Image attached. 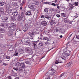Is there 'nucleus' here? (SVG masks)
Instances as JSON below:
<instances>
[{
	"label": "nucleus",
	"instance_id": "33",
	"mask_svg": "<svg viewBox=\"0 0 79 79\" xmlns=\"http://www.w3.org/2000/svg\"><path fill=\"white\" fill-rule=\"evenodd\" d=\"M69 66L68 65V64H67L66 66L65 67V68L66 69H68V68H69Z\"/></svg>",
	"mask_w": 79,
	"mask_h": 79
},
{
	"label": "nucleus",
	"instance_id": "25",
	"mask_svg": "<svg viewBox=\"0 0 79 79\" xmlns=\"http://www.w3.org/2000/svg\"><path fill=\"white\" fill-rule=\"evenodd\" d=\"M25 63H26L27 64H31V63H30V62L29 61H25Z\"/></svg>",
	"mask_w": 79,
	"mask_h": 79
},
{
	"label": "nucleus",
	"instance_id": "3",
	"mask_svg": "<svg viewBox=\"0 0 79 79\" xmlns=\"http://www.w3.org/2000/svg\"><path fill=\"white\" fill-rule=\"evenodd\" d=\"M28 25H26L23 28V30L24 32H26L28 29Z\"/></svg>",
	"mask_w": 79,
	"mask_h": 79
},
{
	"label": "nucleus",
	"instance_id": "28",
	"mask_svg": "<svg viewBox=\"0 0 79 79\" xmlns=\"http://www.w3.org/2000/svg\"><path fill=\"white\" fill-rule=\"evenodd\" d=\"M45 17L47 19H49V18H50V17L48 16V15H45Z\"/></svg>",
	"mask_w": 79,
	"mask_h": 79
},
{
	"label": "nucleus",
	"instance_id": "59",
	"mask_svg": "<svg viewBox=\"0 0 79 79\" xmlns=\"http://www.w3.org/2000/svg\"><path fill=\"white\" fill-rule=\"evenodd\" d=\"M20 10H22V7H20Z\"/></svg>",
	"mask_w": 79,
	"mask_h": 79
},
{
	"label": "nucleus",
	"instance_id": "32",
	"mask_svg": "<svg viewBox=\"0 0 79 79\" xmlns=\"http://www.w3.org/2000/svg\"><path fill=\"white\" fill-rule=\"evenodd\" d=\"M69 23L70 24H72V23H73V21H68Z\"/></svg>",
	"mask_w": 79,
	"mask_h": 79
},
{
	"label": "nucleus",
	"instance_id": "7",
	"mask_svg": "<svg viewBox=\"0 0 79 79\" xmlns=\"http://www.w3.org/2000/svg\"><path fill=\"white\" fill-rule=\"evenodd\" d=\"M41 24L44 26H46V25L47 24V22L45 21H42L41 23Z\"/></svg>",
	"mask_w": 79,
	"mask_h": 79
},
{
	"label": "nucleus",
	"instance_id": "57",
	"mask_svg": "<svg viewBox=\"0 0 79 79\" xmlns=\"http://www.w3.org/2000/svg\"><path fill=\"white\" fill-rule=\"evenodd\" d=\"M23 71V69H20V71Z\"/></svg>",
	"mask_w": 79,
	"mask_h": 79
},
{
	"label": "nucleus",
	"instance_id": "45",
	"mask_svg": "<svg viewBox=\"0 0 79 79\" xmlns=\"http://www.w3.org/2000/svg\"><path fill=\"white\" fill-rule=\"evenodd\" d=\"M30 6H31V8H34V6L33 5H30Z\"/></svg>",
	"mask_w": 79,
	"mask_h": 79
},
{
	"label": "nucleus",
	"instance_id": "30",
	"mask_svg": "<svg viewBox=\"0 0 79 79\" xmlns=\"http://www.w3.org/2000/svg\"><path fill=\"white\" fill-rule=\"evenodd\" d=\"M51 5H52L53 6H56V4L55 3H52L51 4Z\"/></svg>",
	"mask_w": 79,
	"mask_h": 79
},
{
	"label": "nucleus",
	"instance_id": "40",
	"mask_svg": "<svg viewBox=\"0 0 79 79\" xmlns=\"http://www.w3.org/2000/svg\"><path fill=\"white\" fill-rule=\"evenodd\" d=\"M23 60H24V59L23 58H21L20 59L19 61H23Z\"/></svg>",
	"mask_w": 79,
	"mask_h": 79
},
{
	"label": "nucleus",
	"instance_id": "64",
	"mask_svg": "<svg viewBox=\"0 0 79 79\" xmlns=\"http://www.w3.org/2000/svg\"><path fill=\"white\" fill-rule=\"evenodd\" d=\"M44 58V57H42V58H41V59H42V58Z\"/></svg>",
	"mask_w": 79,
	"mask_h": 79
},
{
	"label": "nucleus",
	"instance_id": "44",
	"mask_svg": "<svg viewBox=\"0 0 79 79\" xmlns=\"http://www.w3.org/2000/svg\"><path fill=\"white\" fill-rule=\"evenodd\" d=\"M35 34V32H34V31H33V32L31 33V35H34Z\"/></svg>",
	"mask_w": 79,
	"mask_h": 79
},
{
	"label": "nucleus",
	"instance_id": "50",
	"mask_svg": "<svg viewBox=\"0 0 79 79\" xmlns=\"http://www.w3.org/2000/svg\"><path fill=\"white\" fill-rule=\"evenodd\" d=\"M44 18V17L43 15H42L41 17V18Z\"/></svg>",
	"mask_w": 79,
	"mask_h": 79
},
{
	"label": "nucleus",
	"instance_id": "14",
	"mask_svg": "<svg viewBox=\"0 0 79 79\" xmlns=\"http://www.w3.org/2000/svg\"><path fill=\"white\" fill-rule=\"evenodd\" d=\"M31 12L30 11H28L26 13V15H27V16H30L31 15Z\"/></svg>",
	"mask_w": 79,
	"mask_h": 79
},
{
	"label": "nucleus",
	"instance_id": "10",
	"mask_svg": "<svg viewBox=\"0 0 79 79\" xmlns=\"http://www.w3.org/2000/svg\"><path fill=\"white\" fill-rule=\"evenodd\" d=\"M11 11H12L11 9H10V8H8L7 10L6 11H7V13L9 14L11 13Z\"/></svg>",
	"mask_w": 79,
	"mask_h": 79
},
{
	"label": "nucleus",
	"instance_id": "34",
	"mask_svg": "<svg viewBox=\"0 0 79 79\" xmlns=\"http://www.w3.org/2000/svg\"><path fill=\"white\" fill-rule=\"evenodd\" d=\"M13 69H14V70H15V71H18V68H16L15 67L13 68Z\"/></svg>",
	"mask_w": 79,
	"mask_h": 79
},
{
	"label": "nucleus",
	"instance_id": "9",
	"mask_svg": "<svg viewBox=\"0 0 79 79\" xmlns=\"http://www.w3.org/2000/svg\"><path fill=\"white\" fill-rule=\"evenodd\" d=\"M69 8L70 10H72L73 9V8H74V6H73V5L69 3Z\"/></svg>",
	"mask_w": 79,
	"mask_h": 79
},
{
	"label": "nucleus",
	"instance_id": "48",
	"mask_svg": "<svg viewBox=\"0 0 79 79\" xmlns=\"http://www.w3.org/2000/svg\"><path fill=\"white\" fill-rule=\"evenodd\" d=\"M11 25H12V26H15V24H14V23H11Z\"/></svg>",
	"mask_w": 79,
	"mask_h": 79
},
{
	"label": "nucleus",
	"instance_id": "56",
	"mask_svg": "<svg viewBox=\"0 0 79 79\" xmlns=\"http://www.w3.org/2000/svg\"><path fill=\"white\" fill-rule=\"evenodd\" d=\"M15 79H19V78L18 77H17L15 78Z\"/></svg>",
	"mask_w": 79,
	"mask_h": 79
},
{
	"label": "nucleus",
	"instance_id": "17",
	"mask_svg": "<svg viewBox=\"0 0 79 79\" xmlns=\"http://www.w3.org/2000/svg\"><path fill=\"white\" fill-rule=\"evenodd\" d=\"M12 5L14 6H17V3L15 2H12Z\"/></svg>",
	"mask_w": 79,
	"mask_h": 79
},
{
	"label": "nucleus",
	"instance_id": "58",
	"mask_svg": "<svg viewBox=\"0 0 79 79\" xmlns=\"http://www.w3.org/2000/svg\"><path fill=\"white\" fill-rule=\"evenodd\" d=\"M10 2H13V1H14L15 0H10Z\"/></svg>",
	"mask_w": 79,
	"mask_h": 79
},
{
	"label": "nucleus",
	"instance_id": "18",
	"mask_svg": "<svg viewBox=\"0 0 79 79\" xmlns=\"http://www.w3.org/2000/svg\"><path fill=\"white\" fill-rule=\"evenodd\" d=\"M55 72H54L53 71H51V73H50V75H52V76H53V75H55Z\"/></svg>",
	"mask_w": 79,
	"mask_h": 79
},
{
	"label": "nucleus",
	"instance_id": "43",
	"mask_svg": "<svg viewBox=\"0 0 79 79\" xmlns=\"http://www.w3.org/2000/svg\"><path fill=\"white\" fill-rule=\"evenodd\" d=\"M61 58L62 60H64L65 59V57H64V56L63 57H61Z\"/></svg>",
	"mask_w": 79,
	"mask_h": 79
},
{
	"label": "nucleus",
	"instance_id": "13",
	"mask_svg": "<svg viewBox=\"0 0 79 79\" xmlns=\"http://www.w3.org/2000/svg\"><path fill=\"white\" fill-rule=\"evenodd\" d=\"M18 12H14L12 13V15L15 16H16L18 15Z\"/></svg>",
	"mask_w": 79,
	"mask_h": 79
},
{
	"label": "nucleus",
	"instance_id": "49",
	"mask_svg": "<svg viewBox=\"0 0 79 79\" xmlns=\"http://www.w3.org/2000/svg\"><path fill=\"white\" fill-rule=\"evenodd\" d=\"M55 2H54L55 3H57V2H58V0H55Z\"/></svg>",
	"mask_w": 79,
	"mask_h": 79
},
{
	"label": "nucleus",
	"instance_id": "54",
	"mask_svg": "<svg viewBox=\"0 0 79 79\" xmlns=\"http://www.w3.org/2000/svg\"><path fill=\"white\" fill-rule=\"evenodd\" d=\"M60 38H62V37H63V35H60Z\"/></svg>",
	"mask_w": 79,
	"mask_h": 79
},
{
	"label": "nucleus",
	"instance_id": "16",
	"mask_svg": "<svg viewBox=\"0 0 79 79\" xmlns=\"http://www.w3.org/2000/svg\"><path fill=\"white\" fill-rule=\"evenodd\" d=\"M19 64L20 65L21 67L22 68H24V67L25 66V65H24V63L21 64Z\"/></svg>",
	"mask_w": 79,
	"mask_h": 79
},
{
	"label": "nucleus",
	"instance_id": "62",
	"mask_svg": "<svg viewBox=\"0 0 79 79\" xmlns=\"http://www.w3.org/2000/svg\"><path fill=\"white\" fill-rule=\"evenodd\" d=\"M31 39L32 40L33 39V38H31Z\"/></svg>",
	"mask_w": 79,
	"mask_h": 79
},
{
	"label": "nucleus",
	"instance_id": "1",
	"mask_svg": "<svg viewBox=\"0 0 79 79\" xmlns=\"http://www.w3.org/2000/svg\"><path fill=\"white\" fill-rule=\"evenodd\" d=\"M23 42V45H30L31 42V41L30 40H27L26 41Z\"/></svg>",
	"mask_w": 79,
	"mask_h": 79
},
{
	"label": "nucleus",
	"instance_id": "55",
	"mask_svg": "<svg viewBox=\"0 0 79 79\" xmlns=\"http://www.w3.org/2000/svg\"><path fill=\"white\" fill-rule=\"evenodd\" d=\"M37 4H36V5H39V2H37Z\"/></svg>",
	"mask_w": 79,
	"mask_h": 79
},
{
	"label": "nucleus",
	"instance_id": "41",
	"mask_svg": "<svg viewBox=\"0 0 79 79\" xmlns=\"http://www.w3.org/2000/svg\"><path fill=\"white\" fill-rule=\"evenodd\" d=\"M6 59H8V60H9V59H10V57L8 56H7L6 57Z\"/></svg>",
	"mask_w": 79,
	"mask_h": 79
},
{
	"label": "nucleus",
	"instance_id": "39",
	"mask_svg": "<svg viewBox=\"0 0 79 79\" xmlns=\"http://www.w3.org/2000/svg\"><path fill=\"white\" fill-rule=\"evenodd\" d=\"M37 31V30L36 29H33V32H35V33H36V31Z\"/></svg>",
	"mask_w": 79,
	"mask_h": 79
},
{
	"label": "nucleus",
	"instance_id": "22",
	"mask_svg": "<svg viewBox=\"0 0 79 79\" xmlns=\"http://www.w3.org/2000/svg\"><path fill=\"white\" fill-rule=\"evenodd\" d=\"M44 11L46 13H48V8H45L44 9Z\"/></svg>",
	"mask_w": 79,
	"mask_h": 79
},
{
	"label": "nucleus",
	"instance_id": "26",
	"mask_svg": "<svg viewBox=\"0 0 79 79\" xmlns=\"http://www.w3.org/2000/svg\"><path fill=\"white\" fill-rule=\"evenodd\" d=\"M3 29H2V28H1L0 29V33H3Z\"/></svg>",
	"mask_w": 79,
	"mask_h": 79
},
{
	"label": "nucleus",
	"instance_id": "20",
	"mask_svg": "<svg viewBox=\"0 0 79 79\" xmlns=\"http://www.w3.org/2000/svg\"><path fill=\"white\" fill-rule=\"evenodd\" d=\"M7 19H8V17H3V20H5V21H6Z\"/></svg>",
	"mask_w": 79,
	"mask_h": 79
},
{
	"label": "nucleus",
	"instance_id": "24",
	"mask_svg": "<svg viewBox=\"0 0 79 79\" xmlns=\"http://www.w3.org/2000/svg\"><path fill=\"white\" fill-rule=\"evenodd\" d=\"M74 5L75 6H77L79 5V2H74Z\"/></svg>",
	"mask_w": 79,
	"mask_h": 79
},
{
	"label": "nucleus",
	"instance_id": "15",
	"mask_svg": "<svg viewBox=\"0 0 79 79\" xmlns=\"http://www.w3.org/2000/svg\"><path fill=\"white\" fill-rule=\"evenodd\" d=\"M61 16H62V17H66V13H61Z\"/></svg>",
	"mask_w": 79,
	"mask_h": 79
},
{
	"label": "nucleus",
	"instance_id": "61",
	"mask_svg": "<svg viewBox=\"0 0 79 79\" xmlns=\"http://www.w3.org/2000/svg\"><path fill=\"white\" fill-rule=\"evenodd\" d=\"M66 1H67V2H69V0H66Z\"/></svg>",
	"mask_w": 79,
	"mask_h": 79
},
{
	"label": "nucleus",
	"instance_id": "42",
	"mask_svg": "<svg viewBox=\"0 0 79 79\" xmlns=\"http://www.w3.org/2000/svg\"><path fill=\"white\" fill-rule=\"evenodd\" d=\"M3 65H4V66H7L8 64H6L5 63H3Z\"/></svg>",
	"mask_w": 79,
	"mask_h": 79
},
{
	"label": "nucleus",
	"instance_id": "60",
	"mask_svg": "<svg viewBox=\"0 0 79 79\" xmlns=\"http://www.w3.org/2000/svg\"><path fill=\"white\" fill-rule=\"evenodd\" d=\"M69 42L67 43V45H68V44H69Z\"/></svg>",
	"mask_w": 79,
	"mask_h": 79
},
{
	"label": "nucleus",
	"instance_id": "51",
	"mask_svg": "<svg viewBox=\"0 0 79 79\" xmlns=\"http://www.w3.org/2000/svg\"><path fill=\"white\" fill-rule=\"evenodd\" d=\"M2 10H1V12H3V11H4V10L3 9H2Z\"/></svg>",
	"mask_w": 79,
	"mask_h": 79
},
{
	"label": "nucleus",
	"instance_id": "23",
	"mask_svg": "<svg viewBox=\"0 0 79 79\" xmlns=\"http://www.w3.org/2000/svg\"><path fill=\"white\" fill-rule=\"evenodd\" d=\"M46 79H50V76L49 75H47L46 76Z\"/></svg>",
	"mask_w": 79,
	"mask_h": 79
},
{
	"label": "nucleus",
	"instance_id": "46",
	"mask_svg": "<svg viewBox=\"0 0 79 79\" xmlns=\"http://www.w3.org/2000/svg\"><path fill=\"white\" fill-rule=\"evenodd\" d=\"M56 6H57V8L58 9H59V8H60V6L58 5V4H56Z\"/></svg>",
	"mask_w": 79,
	"mask_h": 79
},
{
	"label": "nucleus",
	"instance_id": "35",
	"mask_svg": "<svg viewBox=\"0 0 79 79\" xmlns=\"http://www.w3.org/2000/svg\"><path fill=\"white\" fill-rule=\"evenodd\" d=\"M64 73H63L62 74H60V77H62V76H64Z\"/></svg>",
	"mask_w": 79,
	"mask_h": 79
},
{
	"label": "nucleus",
	"instance_id": "38",
	"mask_svg": "<svg viewBox=\"0 0 79 79\" xmlns=\"http://www.w3.org/2000/svg\"><path fill=\"white\" fill-rule=\"evenodd\" d=\"M46 45H48V44H49V42H48V41L46 42L45 43Z\"/></svg>",
	"mask_w": 79,
	"mask_h": 79
},
{
	"label": "nucleus",
	"instance_id": "31",
	"mask_svg": "<svg viewBox=\"0 0 79 79\" xmlns=\"http://www.w3.org/2000/svg\"><path fill=\"white\" fill-rule=\"evenodd\" d=\"M64 23H67V19L66 18H64Z\"/></svg>",
	"mask_w": 79,
	"mask_h": 79
},
{
	"label": "nucleus",
	"instance_id": "21",
	"mask_svg": "<svg viewBox=\"0 0 79 79\" xmlns=\"http://www.w3.org/2000/svg\"><path fill=\"white\" fill-rule=\"evenodd\" d=\"M13 29H14L13 27H9V30H13Z\"/></svg>",
	"mask_w": 79,
	"mask_h": 79
},
{
	"label": "nucleus",
	"instance_id": "11",
	"mask_svg": "<svg viewBox=\"0 0 79 79\" xmlns=\"http://www.w3.org/2000/svg\"><path fill=\"white\" fill-rule=\"evenodd\" d=\"M18 48H17L16 50H15V52L16 53L15 54H14V56H17L18 55Z\"/></svg>",
	"mask_w": 79,
	"mask_h": 79
},
{
	"label": "nucleus",
	"instance_id": "27",
	"mask_svg": "<svg viewBox=\"0 0 79 79\" xmlns=\"http://www.w3.org/2000/svg\"><path fill=\"white\" fill-rule=\"evenodd\" d=\"M37 42L34 41L33 43V45H34V47H35V45H36V44H37Z\"/></svg>",
	"mask_w": 79,
	"mask_h": 79
},
{
	"label": "nucleus",
	"instance_id": "53",
	"mask_svg": "<svg viewBox=\"0 0 79 79\" xmlns=\"http://www.w3.org/2000/svg\"><path fill=\"white\" fill-rule=\"evenodd\" d=\"M30 11H33V9H32V8H30Z\"/></svg>",
	"mask_w": 79,
	"mask_h": 79
},
{
	"label": "nucleus",
	"instance_id": "2",
	"mask_svg": "<svg viewBox=\"0 0 79 79\" xmlns=\"http://www.w3.org/2000/svg\"><path fill=\"white\" fill-rule=\"evenodd\" d=\"M25 50L28 53H32V49L29 48H25Z\"/></svg>",
	"mask_w": 79,
	"mask_h": 79
},
{
	"label": "nucleus",
	"instance_id": "29",
	"mask_svg": "<svg viewBox=\"0 0 79 79\" xmlns=\"http://www.w3.org/2000/svg\"><path fill=\"white\" fill-rule=\"evenodd\" d=\"M72 64V62H70L68 63L67 64L68 66H69L70 65H71V64Z\"/></svg>",
	"mask_w": 79,
	"mask_h": 79
},
{
	"label": "nucleus",
	"instance_id": "4",
	"mask_svg": "<svg viewBox=\"0 0 79 79\" xmlns=\"http://www.w3.org/2000/svg\"><path fill=\"white\" fill-rule=\"evenodd\" d=\"M38 46L39 48H41L44 46V43L42 42L41 43H40L39 44H38Z\"/></svg>",
	"mask_w": 79,
	"mask_h": 79
},
{
	"label": "nucleus",
	"instance_id": "19",
	"mask_svg": "<svg viewBox=\"0 0 79 79\" xmlns=\"http://www.w3.org/2000/svg\"><path fill=\"white\" fill-rule=\"evenodd\" d=\"M5 2H1L0 3V6H3Z\"/></svg>",
	"mask_w": 79,
	"mask_h": 79
},
{
	"label": "nucleus",
	"instance_id": "47",
	"mask_svg": "<svg viewBox=\"0 0 79 79\" xmlns=\"http://www.w3.org/2000/svg\"><path fill=\"white\" fill-rule=\"evenodd\" d=\"M76 38H77V39H79V35H77L76 36Z\"/></svg>",
	"mask_w": 79,
	"mask_h": 79
},
{
	"label": "nucleus",
	"instance_id": "8",
	"mask_svg": "<svg viewBox=\"0 0 79 79\" xmlns=\"http://www.w3.org/2000/svg\"><path fill=\"white\" fill-rule=\"evenodd\" d=\"M23 17H24V16H23V15H21L20 16H19L18 18L19 21H21V20H22Z\"/></svg>",
	"mask_w": 79,
	"mask_h": 79
},
{
	"label": "nucleus",
	"instance_id": "12",
	"mask_svg": "<svg viewBox=\"0 0 79 79\" xmlns=\"http://www.w3.org/2000/svg\"><path fill=\"white\" fill-rule=\"evenodd\" d=\"M43 39L44 40H48V41H50L51 40H50V39H48V37H44Z\"/></svg>",
	"mask_w": 79,
	"mask_h": 79
},
{
	"label": "nucleus",
	"instance_id": "36",
	"mask_svg": "<svg viewBox=\"0 0 79 79\" xmlns=\"http://www.w3.org/2000/svg\"><path fill=\"white\" fill-rule=\"evenodd\" d=\"M56 16L57 17V18H60V15H56Z\"/></svg>",
	"mask_w": 79,
	"mask_h": 79
},
{
	"label": "nucleus",
	"instance_id": "63",
	"mask_svg": "<svg viewBox=\"0 0 79 79\" xmlns=\"http://www.w3.org/2000/svg\"><path fill=\"white\" fill-rule=\"evenodd\" d=\"M39 40L37 41L36 42H39Z\"/></svg>",
	"mask_w": 79,
	"mask_h": 79
},
{
	"label": "nucleus",
	"instance_id": "5",
	"mask_svg": "<svg viewBox=\"0 0 79 79\" xmlns=\"http://www.w3.org/2000/svg\"><path fill=\"white\" fill-rule=\"evenodd\" d=\"M7 34L9 36H11V35H13V31H8Z\"/></svg>",
	"mask_w": 79,
	"mask_h": 79
},
{
	"label": "nucleus",
	"instance_id": "52",
	"mask_svg": "<svg viewBox=\"0 0 79 79\" xmlns=\"http://www.w3.org/2000/svg\"><path fill=\"white\" fill-rule=\"evenodd\" d=\"M72 35H73V34H71V35H70V36H69V38H70V37H71V36H72Z\"/></svg>",
	"mask_w": 79,
	"mask_h": 79
},
{
	"label": "nucleus",
	"instance_id": "37",
	"mask_svg": "<svg viewBox=\"0 0 79 79\" xmlns=\"http://www.w3.org/2000/svg\"><path fill=\"white\" fill-rule=\"evenodd\" d=\"M66 56H69L70 55L69 53H66L65 54Z\"/></svg>",
	"mask_w": 79,
	"mask_h": 79
},
{
	"label": "nucleus",
	"instance_id": "6",
	"mask_svg": "<svg viewBox=\"0 0 79 79\" xmlns=\"http://www.w3.org/2000/svg\"><path fill=\"white\" fill-rule=\"evenodd\" d=\"M18 52L20 54H23L24 53V50H23V49H19L18 50Z\"/></svg>",
	"mask_w": 79,
	"mask_h": 79
}]
</instances>
